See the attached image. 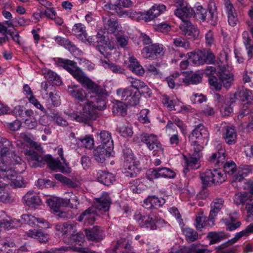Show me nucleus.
Here are the masks:
<instances>
[{
	"instance_id": "nucleus-1",
	"label": "nucleus",
	"mask_w": 253,
	"mask_h": 253,
	"mask_svg": "<svg viewBox=\"0 0 253 253\" xmlns=\"http://www.w3.org/2000/svg\"><path fill=\"white\" fill-rule=\"evenodd\" d=\"M83 85L91 93L94 94V95L89 94V100L87 104L83 106L81 114H78L75 111L70 113H66V114L71 120L87 124L90 120L95 119L96 110H102L105 108L106 94L104 89L89 78L83 84Z\"/></svg>"
},
{
	"instance_id": "nucleus-2",
	"label": "nucleus",
	"mask_w": 253,
	"mask_h": 253,
	"mask_svg": "<svg viewBox=\"0 0 253 253\" xmlns=\"http://www.w3.org/2000/svg\"><path fill=\"white\" fill-rule=\"evenodd\" d=\"M27 159L29 165L33 168L42 167L45 163L51 170L58 169L62 173H69L70 168L67 163L62 164L58 159H54L50 155L44 157L39 155L34 151L29 150L27 152Z\"/></svg>"
},
{
	"instance_id": "nucleus-3",
	"label": "nucleus",
	"mask_w": 253,
	"mask_h": 253,
	"mask_svg": "<svg viewBox=\"0 0 253 253\" xmlns=\"http://www.w3.org/2000/svg\"><path fill=\"white\" fill-rule=\"evenodd\" d=\"M110 203V198L107 194L96 198L94 205L81 213L78 217L77 220L83 222L86 226L93 224L98 215V211H108Z\"/></svg>"
},
{
	"instance_id": "nucleus-4",
	"label": "nucleus",
	"mask_w": 253,
	"mask_h": 253,
	"mask_svg": "<svg viewBox=\"0 0 253 253\" xmlns=\"http://www.w3.org/2000/svg\"><path fill=\"white\" fill-rule=\"evenodd\" d=\"M219 71L217 73L218 80L215 77H211L209 79L210 84L214 86L216 90H220L222 86L229 88L233 84L234 75L232 73L226 70V67L218 65Z\"/></svg>"
},
{
	"instance_id": "nucleus-5",
	"label": "nucleus",
	"mask_w": 253,
	"mask_h": 253,
	"mask_svg": "<svg viewBox=\"0 0 253 253\" xmlns=\"http://www.w3.org/2000/svg\"><path fill=\"white\" fill-rule=\"evenodd\" d=\"M57 66L62 67L69 72L82 85L87 80L84 73L77 66V63L72 60L57 58L55 59Z\"/></svg>"
},
{
	"instance_id": "nucleus-6",
	"label": "nucleus",
	"mask_w": 253,
	"mask_h": 253,
	"mask_svg": "<svg viewBox=\"0 0 253 253\" xmlns=\"http://www.w3.org/2000/svg\"><path fill=\"white\" fill-rule=\"evenodd\" d=\"M200 177L203 187H207L212 184H218L224 181V174L220 169H206L205 171L200 172Z\"/></svg>"
},
{
	"instance_id": "nucleus-7",
	"label": "nucleus",
	"mask_w": 253,
	"mask_h": 253,
	"mask_svg": "<svg viewBox=\"0 0 253 253\" xmlns=\"http://www.w3.org/2000/svg\"><path fill=\"white\" fill-rule=\"evenodd\" d=\"M186 56L189 60L196 65L211 64L215 59L213 53L210 50L206 49L199 50L194 52H189Z\"/></svg>"
},
{
	"instance_id": "nucleus-8",
	"label": "nucleus",
	"mask_w": 253,
	"mask_h": 253,
	"mask_svg": "<svg viewBox=\"0 0 253 253\" xmlns=\"http://www.w3.org/2000/svg\"><path fill=\"white\" fill-rule=\"evenodd\" d=\"M116 94L118 98L127 105L135 106L139 102V93L137 91H133L129 87L119 88L116 91Z\"/></svg>"
},
{
	"instance_id": "nucleus-9",
	"label": "nucleus",
	"mask_w": 253,
	"mask_h": 253,
	"mask_svg": "<svg viewBox=\"0 0 253 253\" xmlns=\"http://www.w3.org/2000/svg\"><path fill=\"white\" fill-rule=\"evenodd\" d=\"M12 161L7 158H0V180L13 179L16 172L12 167Z\"/></svg>"
},
{
	"instance_id": "nucleus-10",
	"label": "nucleus",
	"mask_w": 253,
	"mask_h": 253,
	"mask_svg": "<svg viewBox=\"0 0 253 253\" xmlns=\"http://www.w3.org/2000/svg\"><path fill=\"white\" fill-rule=\"evenodd\" d=\"M163 45L161 44H153L144 47L141 50L142 56L150 60H154L164 55Z\"/></svg>"
},
{
	"instance_id": "nucleus-11",
	"label": "nucleus",
	"mask_w": 253,
	"mask_h": 253,
	"mask_svg": "<svg viewBox=\"0 0 253 253\" xmlns=\"http://www.w3.org/2000/svg\"><path fill=\"white\" fill-rule=\"evenodd\" d=\"M134 219L139 222L142 227L151 230L156 229V224L159 220L158 217L153 214L150 215H142L140 213H135Z\"/></svg>"
},
{
	"instance_id": "nucleus-12",
	"label": "nucleus",
	"mask_w": 253,
	"mask_h": 253,
	"mask_svg": "<svg viewBox=\"0 0 253 253\" xmlns=\"http://www.w3.org/2000/svg\"><path fill=\"white\" fill-rule=\"evenodd\" d=\"M179 8L174 11L175 15L181 19L182 21L190 20L189 18L194 15L195 10L187 3L179 0L177 2Z\"/></svg>"
},
{
	"instance_id": "nucleus-13",
	"label": "nucleus",
	"mask_w": 253,
	"mask_h": 253,
	"mask_svg": "<svg viewBox=\"0 0 253 253\" xmlns=\"http://www.w3.org/2000/svg\"><path fill=\"white\" fill-rule=\"evenodd\" d=\"M67 91L69 94L78 102L84 103L83 106L87 104L89 94H87L82 87L76 85H68Z\"/></svg>"
},
{
	"instance_id": "nucleus-14",
	"label": "nucleus",
	"mask_w": 253,
	"mask_h": 253,
	"mask_svg": "<svg viewBox=\"0 0 253 253\" xmlns=\"http://www.w3.org/2000/svg\"><path fill=\"white\" fill-rule=\"evenodd\" d=\"M179 29L183 35L189 39L195 40L197 39L200 34L198 29L190 20L181 22L179 26Z\"/></svg>"
},
{
	"instance_id": "nucleus-15",
	"label": "nucleus",
	"mask_w": 253,
	"mask_h": 253,
	"mask_svg": "<svg viewBox=\"0 0 253 253\" xmlns=\"http://www.w3.org/2000/svg\"><path fill=\"white\" fill-rule=\"evenodd\" d=\"M202 157V154H189L187 156H184V160L185 161V168L183 169V172L185 174L190 169H197L200 166V160Z\"/></svg>"
},
{
	"instance_id": "nucleus-16",
	"label": "nucleus",
	"mask_w": 253,
	"mask_h": 253,
	"mask_svg": "<svg viewBox=\"0 0 253 253\" xmlns=\"http://www.w3.org/2000/svg\"><path fill=\"white\" fill-rule=\"evenodd\" d=\"M102 22L104 29L108 34H117L121 28L117 19L110 16H103Z\"/></svg>"
},
{
	"instance_id": "nucleus-17",
	"label": "nucleus",
	"mask_w": 253,
	"mask_h": 253,
	"mask_svg": "<svg viewBox=\"0 0 253 253\" xmlns=\"http://www.w3.org/2000/svg\"><path fill=\"white\" fill-rule=\"evenodd\" d=\"M77 223L73 221H68L63 224H58L55 226V230L59 235L71 237L76 230Z\"/></svg>"
},
{
	"instance_id": "nucleus-18",
	"label": "nucleus",
	"mask_w": 253,
	"mask_h": 253,
	"mask_svg": "<svg viewBox=\"0 0 253 253\" xmlns=\"http://www.w3.org/2000/svg\"><path fill=\"white\" fill-rule=\"evenodd\" d=\"M141 141L145 143L150 150L154 151L162 149V145L154 134H143L141 135Z\"/></svg>"
},
{
	"instance_id": "nucleus-19",
	"label": "nucleus",
	"mask_w": 253,
	"mask_h": 253,
	"mask_svg": "<svg viewBox=\"0 0 253 253\" xmlns=\"http://www.w3.org/2000/svg\"><path fill=\"white\" fill-rule=\"evenodd\" d=\"M85 233L88 240L99 242L104 238V233L102 228L99 226H94L91 228L85 229Z\"/></svg>"
},
{
	"instance_id": "nucleus-20",
	"label": "nucleus",
	"mask_w": 253,
	"mask_h": 253,
	"mask_svg": "<svg viewBox=\"0 0 253 253\" xmlns=\"http://www.w3.org/2000/svg\"><path fill=\"white\" fill-rule=\"evenodd\" d=\"M224 203V201L223 199L220 198H217L214 199L211 204V210L210 213L208 218V222H211V225L214 224L213 219L217 215V213L220 211L221 209L223 208Z\"/></svg>"
},
{
	"instance_id": "nucleus-21",
	"label": "nucleus",
	"mask_w": 253,
	"mask_h": 253,
	"mask_svg": "<svg viewBox=\"0 0 253 253\" xmlns=\"http://www.w3.org/2000/svg\"><path fill=\"white\" fill-rule=\"evenodd\" d=\"M112 150H109L107 147L99 145L93 151L94 160L98 163H104L107 158L110 157Z\"/></svg>"
},
{
	"instance_id": "nucleus-22",
	"label": "nucleus",
	"mask_w": 253,
	"mask_h": 253,
	"mask_svg": "<svg viewBox=\"0 0 253 253\" xmlns=\"http://www.w3.org/2000/svg\"><path fill=\"white\" fill-rule=\"evenodd\" d=\"M134 249L126 239H121L112 249V253H134Z\"/></svg>"
},
{
	"instance_id": "nucleus-23",
	"label": "nucleus",
	"mask_w": 253,
	"mask_h": 253,
	"mask_svg": "<svg viewBox=\"0 0 253 253\" xmlns=\"http://www.w3.org/2000/svg\"><path fill=\"white\" fill-rule=\"evenodd\" d=\"M25 204L31 208H36L42 204V200L38 194L34 191L28 192L23 197Z\"/></svg>"
},
{
	"instance_id": "nucleus-24",
	"label": "nucleus",
	"mask_w": 253,
	"mask_h": 253,
	"mask_svg": "<svg viewBox=\"0 0 253 253\" xmlns=\"http://www.w3.org/2000/svg\"><path fill=\"white\" fill-rule=\"evenodd\" d=\"M166 10V6L164 4H155L149 10L143 15V18L145 21H151L160 15Z\"/></svg>"
},
{
	"instance_id": "nucleus-25",
	"label": "nucleus",
	"mask_w": 253,
	"mask_h": 253,
	"mask_svg": "<svg viewBox=\"0 0 253 253\" xmlns=\"http://www.w3.org/2000/svg\"><path fill=\"white\" fill-rule=\"evenodd\" d=\"M165 200L156 196H149L144 200L143 206L147 209H157L161 207L165 203Z\"/></svg>"
},
{
	"instance_id": "nucleus-26",
	"label": "nucleus",
	"mask_w": 253,
	"mask_h": 253,
	"mask_svg": "<svg viewBox=\"0 0 253 253\" xmlns=\"http://www.w3.org/2000/svg\"><path fill=\"white\" fill-rule=\"evenodd\" d=\"M225 7L228 18L229 24L235 26L238 22L237 14L233 4L229 0H225Z\"/></svg>"
},
{
	"instance_id": "nucleus-27",
	"label": "nucleus",
	"mask_w": 253,
	"mask_h": 253,
	"mask_svg": "<svg viewBox=\"0 0 253 253\" xmlns=\"http://www.w3.org/2000/svg\"><path fill=\"white\" fill-rule=\"evenodd\" d=\"M96 177L98 181L106 186H110L116 180L115 176L112 173L99 170L97 172Z\"/></svg>"
},
{
	"instance_id": "nucleus-28",
	"label": "nucleus",
	"mask_w": 253,
	"mask_h": 253,
	"mask_svg": "<svg viewBox=\"0 0 253 253\" xmlns=\"http://www.w3.org/2000/svg\"><path fill=\"white\" fill-rule=\"evenodd\" d=\"M225 131L223 134V138L225 142L228 145H233L235 144L237 140V132L235 126H226Z\"/></svg>"
},
{
	"instance_id": "nucleus-29",
	"label": "nucleus",
	"mask_w": 253,
	"mask_h": 253,
	"mask_svg": "<svg viewBox=\"0 0 253 253\" xmlns=\"http://www.w3.org/2000/svg\"><path fill=\"white\" fill-rule=\"evenodd\" d=\"M208 131L202 124L197 126L192 131L189 139H197L200 138L207 139L208 138Z\"/></svg>"
},
{
	"instance_id": "nucleus-30",
	"label": "nucleus",
	"mask_w": 253,
	"mask_h": 253,
	"mask_svg": "<svg viewBox=\"0 0 253 253\" xmlns=\"http://www.w3.org/2000/svg\"><path fill=\"white\" fill-rule=\"evenodd\" d=\"M133 5V2L130 0H117L116 4H108L110 10L113 11V13H116L118 15V9L123 10L122 8H128Z\"/></svg>"
},
{
	"instance_id": "nucleus-31",
	"label": "nucleus",
	"mask_w": 253,
	"mask_h": 253,
	"mask_svg": "<svg viewBox=\"0 0 253 253\" xmlns=\"http://www.w3.org/2000/svg\"><path fill=\"white\" fill-rule=\"evenodd\" d=\"M100 145L107 147L109 150H113L114 148L113 141L112 139L111 133L107 131H101L100 135Z\"/></svg>"
},
{
	"instance_id": "nucleus-32",
	"label": "nucleus",
	"mask_w": 253,
	"mask_h": 253,
	"mask_svg": "<svg viewBox=\"0 0 253 253\" xmlns=\"http://www.w3.org/2000/svg\"><path fill=\"white\" fill-rule=\"evenodd\" d=\"M207 238L210 240V244H214L228 238V235L223 231L210 232Z\"/></svg>"
},
{
	"instance_id": "nucleus-33",
	"label": "nucleus",
	"mask_w": 253,
	"mask_h": 253,
	"mask_svg": "<svg viewBox=\"0 0 253 253\" xmlns=\"http://www.w3.org/2000/svg\"><path fill=\"white\" fill-rule=\"evenodd\" d=\"M129 62L130 63L128 68L130 71L139 76H142L145 71L142 66L139 63L137 59L134 57H129Z\"/></svg>"
},
{
	"instance_id": "nucleus-34",
	"label": "nucleus",
	"mask_w": 253,
	"mask_h": 253,
	"mask_svg": "<svg viewBox=\"0 0 253 253\" xmlns=\"http://www.w3.org/2000/svg\"><path fill=\"white\" fill-rule=\"evenodd\" d=\"M138 163H124V173L126 174V176L130 177L136 176L139 171V169L138 168Z\"/></svg>"
},
{
	"instance_id": "nucleus-35",
	"label": "nucleus",
	"mask_w": 253,
	"mask_h": 253,
	"mask_svg": "<svg viewBox=\"0 0 253 253\" xmlns=\"http://www.w3.org/2000/svg\"><path fill=\"white\" fill-rule=\"evenodd\" d=\"M236 217L232 214L230 213L227 217L222 219L223 222L227 226V229L230 231L235 230L239 227L241 224V222L236 221Z\"/></svg>"
},
{
	"instance_id": "nucleus-36",
	"label": "nucleus",
	"mask_w": 253,
	"mask_h": 253,
	"mask_svg": "<svg viewBox=\"0 0 253 253\" xmlns=\"http://www.w3.org/2000/svg\"><path fill=\"white\" fill-rule=\"evenodd\" d=\"M202 75L195 73L191 76L180 77L179 81V83H183L186 85H188L190 84H199L202 81Z\"/></svg>"
},
{
	"instance_id": "nucleus-37",
	"label": "nucleus",
	"mask_w": 253,
	"mask_h": 253,
	"mask_svg": "<svg viewBox=\"0 0 253 253\" xmlns=\"http://www.w3.org/2000/svg\"><path fill=\"white\" fill-rule=\"evenodd\" d=\"M27 235L29 237L38 239L41 243H45L48 239V235L44 234L40 230H29L27 232Z\"/></svg>"
},
{
	"instance_id": "nucleus-38",
	"label": "nucleus",
	"mask_w": 253,
	"mask_h": 253,
	"mask_svg": "<svg viewBox=\"0 0 253 253\" xmlns=\"http://www.w3.org/2000/svg\"><path fill=\"white\" fill-rule=\"evenodd\" d=\"M42 73L45 79L51 82L52 84L60 85L61 83L60 77L55 72L50 70H45L42 71Z\"/></svg>"
},
{
	"instance_id": "nucleus-39",
	"label": "nucleus",
	"mask_w": 253,
	"mask_h": 253,
	"mask_svg": "<svg viewBox=\"0 0 253 253\" xmlns=\"http://www.w3.org/2000/svg\"><path fill=\"white\" fill-rule=\"evenodd\" d=\"M10 142L5 138L0 136V158H7V155H10L9 153ZM10 157L8 156V158Z\"/></svg>"
},
{
	"instance_id": "nucleus-40",
	"label": "nucleus",
	"mask_w": 253,
	"mask_h": 253,
	"mask_svg": "<svg viewBox=\"0 0 253 253\" xmlns=\"http://www.w3.org/2000/svg\"><path fill=\"white\" fill-rule=\"evenodd\" d=\"M234 103V101L231 98L225 100L224 103L222 105L220 108V112L222 116H229L233 113V105Z\"/></svg>"
},
{
	"instance_id": "nucleus-41",
	"label": "nucleus",
	"mask_w": 253,
	"mask_h": 253,
	"mask_svg": "<svg viewBox=\"0 0 253 253\" xmlns=\"http://www.w3.org/2000/svg\"><path fill=\"white\" fill-rule=\"evenodd\" d=\"M72 33L81 38L82 40H87V34L85 31V27L81 23H78L74 25L72 30ZM88 41V40H87Z\"/></svg>"
},
{
	"instance_id": "nucleus-42",
	"label": "nucleus",
	"mask_w": 253,
	"mask_h": 253,
	"mask_svg": "<svg viewBox=\"0 0 253 253\" xmlns=\"http://www.w3.org/2000/svg\"><path fill=\"white\" fill-rule=\"evenodd\" d=\"M126 108L127 105L125 102L117 101L113 106L112 112L117 116H124L126 114Z\"/></svg>"
},
{
	"instance_id": "nucleus-43",
	"label": "nucleus",
	"mask_w": 253,
	"mask_h": 253,
	"mask_svg": "<svg viewBox=\"0 0 253 253\" xmlns=\"http://www.w3.org/2000/svg\"><path fill=\"white\" fill-rule=\"evenodd\" d=\"M21 220L25 224H28L30 226H34L36 223H44L45 220L42 218H37L35 216L29 214H23L21 216Z\"/></svg>"
},
{
	"instance_id": "nucleus-44",
	"label": "nucleus",
	"mask_w": 253,
	"mask_h": 253,
	"mask_svg": "<svg viewBox=\"0 0 253 253\" xmlns=\"http://www.w3.org/2000/svg\"><path fill=\"white\" fill-rule=\"evenodd\" d=\"M54 124L62 127L67 126L69 124L67 121L58 112H53L49 116Z\"/></svg>"
},
{
	"instance_id": "nucleus-45",
	"label": "nucleus",
	"mask_w": 253,
	"mask_h": 253,
	"mask_svg": "<svg viewBox=\"0 0 253 253\" xmlns=\"http://www.w3.org/2000/svg\"><path fill=\"white\" fill-rule=\"evenodd\" d=\"M243 42L247 50L249 57L251 58L253 56V45L247 32L245 31L243 33Z\"/></svg>"
},
{
	"instance_id": "nucleus-46",
	"label": "nucleus",
	"mask_w": 253,
	"mask_h": 253,
	"mask_svg": "<svg viewBox=\"0 0 253 253\" xmlns=\"http://www.w3.org/2000/svg\"><path fill=\"white\" fill-rule=\"evenodd\" d=\"M250 115L251 120L248 125L249 129H253V108H251L248 105L243 106L242 111L238 115V118H243L244 116Z\"/></svg>"
},
{
	"instance_id": "nucleus-47",
	"label": "nucleus",
	"mask_w": 253,
	"mask_h": 253,
	"mask_svg": "<svg viewBox=\"0 0 253 253\" xmlns=\"http://www.w3.org/2000/svg\"><path fill=\"white\" fill-rule=\"evenodd\" d=\"M182 232L186 240L189 243L193 242L198 239L197 232L192 228H185L183 229Z\"/></svg>"
},
{
	"instance_id": "nucleus-48",
	"label": "nucleus",
	"mask_w": 253,
	"mask_h": 253,
	"mask_svg": "<svg viewBox=\"0 0 253 253\" xmlns=\"http://www.w3.org/2000/svg\"><path fill=\"white\" fill-rule=\"evenodd\" d=\"M15 244L13 241L9 238L7 237L3 240H1L0 242V251L3 253H11V251L10 249H7V248H13Z\"/></svg>"
},
{
	"instance_id": "nucleus-49",
	"label": "nucleus",
	"mask_w": 253,
	"mask_h": 253,
	"mask_svg": "<svg viewBox=\"0 0 253 253\" xmlns=\"http://www.w3.org/2000/svg\"><path fill=\"white\" fill-rule=\"evenodd\" d=\"M77 143L81 147H84L87 149H91L94 145V140L90 136H85L84 138L78 139Z\"/></svg>"
},
{
	"instance_id": "nucleus-50",
	"label": "nucleus",
	"mask_w": 253,
	"mask_h": 253,
	"mask_svg": "<svg viewBox=\"0 0 253 253\" xmlns=\"http://www.w3.org/2000/svg\"><path fill=\"white\" fill-rule=\"evenodd\" d=\"M102 65L105 68H108L114 73L124 74L125 70L120 66L106 61H101Z\"/></svg>"
},
{
	"instance_id": "nucleus-51",
	"label": "nucleus",
	"mask_w": 253,
	"mask_h": 253,
	"mask_svg": "<svg viewBox=\"0 0 253 253\" xmlns=\"http://www.w3.org/2000/svg\"><path fill=\"white\" fill-rule=\"evenodd\" d=\"M239 94L241 97H243L242 98H241V100L243 101H247V104H244L243 106L248 105L249 107H251V108H253L251 105H249V103H251L253 101V96L252 91L249 89L246 88L241 90L239 92Z\"/></svg>"
},
{
	"instance_id": "nucleus-52",
	"label": "nucleus",
	"mask_w": 253,
	"mask_h": 253,
	"mask_svg": "<svg viewBox=\"0 0 253 253\" xmlns=\"http://www.w3.org/2000/svg\"><path fill=\"white\" fill-rule=\"evenodd\" d=\"M124 163H138L135 159L132 150L129 148L126 147L123 150Z\"/></svg>"
},
{
	"instance_id": "nucleus-53",
	"label": "nucleus",
	"mask_w": 253,
	"mask_h": 253,
	"mask_svg": "<svg viewBox=\"0 0 253 253\" xmlns=\"http://www.w3.org/2000/svg\"><path fill=\"white\" fill-rule=\"evenodd\" d=\"M124 163H138L135 159L132 150L129 148L126 147L123 150Z\"/></svg>"
},
{
	"instance_id": "nucleus-54",
	"label": "nucleus",
	"mask_w": 253,
	"mask_h": 253,
	"mask_svg": "<svg viewBox=\"0 0 253 253\" xmlns=\"http://www.w3.org/2000/svg\"><path fill=\"white\" fill-rule=\"evenodd\" d=\"M142 182L138 179L130 181L129 182V188L134 193H140L142 191Z\"/></svg>"
},
{
	"instance_id": "nucleus-55",
	"label": "nucleus",
	"mask_w": 253,
	"mask_h": 253,
	"mask_svg": "<svg viewBox=\"0 0 253 253\" xmlns=\"http://www.w3.org/2000/svg\"><path fill=\"white\" fill-rule=\"evenodd\" d=\"M46 203L52 210L53 213L55 212V211H57L60 209L61 205V199H57L56 198L47 199Z\"/></svg>"
},
{
	"instance_id": "nucleus-56",
	"label": "nucleus",
	"mask_w": 253,
	"mask_h": 253,
	"mask_svg": "<svg viewBox=\"0 0 253 253\" xmlns=\"http://www.w3.org/2000/svg\"><path fill=\"white\" fill-rule=\"evenodd\" d=\"M117 131L123 137L131 136L133 134L132 128L126 125H122L117 127Z\"/></svg>"
},
{
	"instance_id": "nucleus-57",
	"label": "nucleus",
	"mask_w": 253,
	"mask_h": 253,
	"mask_svg": "<svg viewBox=\"0 0 253 253\" xmlns=\"http://www.w3.org/2000/svg\"><path fill=\"white\" fill-rule=\"evenodd\" d=\"M117 45L122 48H125L128 44V38L124 35H120L118 33L115 35Z\"/></svg>"
},
{
	"instance_id": "nucleus-58",
	"label": "nucleus",
	"mask_w": 253,
	"mask_h": 253,
	"mask_svg": "<svg viewBox=\"0 0 253 253\" xmlns=\"http://www.w3.org/2000/svg\"><path fill=\"white\" fill-rule=\"evenodd\" d=\"M126 82L128 84H130V86L135 88L138 91L141 86L143 85L144 82L139 79L132 77H127L126 79Z\"/></svg>"
},
{
	"instance_id": "nucleus-59",
	"label": "nucleus",
	"mask_w": 253,
	"mask_h": 253,
	"mask_svg": "<svg viewBox=\"0 0 253 253\" xmlns=\"http://www.w3.org/2000/svg\"><path fill=\"white\" fill-rule=\"evenodd\" d=\"M160 177H163L165 178H172L175 176V172L170 169L165 167L159 168Z\"/></svg>"
},
{
	"instance_id": "nucleus-60",
	"label": "nucleus",
	"mask_w": 253,
	"mask_h": 253,
	"mask_svg": "<svg viewBox=\"0 0 253 253\" xmlns=\"http://www.w3.org/2000/svg\"><path fill=\"white\" fill-rule=\"evenodd\" d=\"M173 44L176 47H182L186 49L190 48V43L181 37L173 39Z\"/></svg>"
},
{
	"instance_id": "nucleus-61",
	"label": "nucleus",
	"mask_w": 253,
	"mask_h": 253,
	"mask_svg": "<svg viewBox=\"0 0 253 253\" xmlns=\"http://www.w3.org/2000/svg\"><path fill=\"white\" fill-rule=\"evenodd\" d=\"M54 214L57 216L58 218L63 219H70L73 217V213L71 211H64L60 209L57 211H55Z\"/></svg>"
},
{
	"instance_id": "nucleus-62",
	"label": "nucleus",
	"mask_w": 253,
	"mask_h": 253,
	"mask_svg": "<svg viewBox=\"0 0 253 253\" xmlns=\"http://www.w3.org/2000/svg\"><path fill=\"white\" fill-rule=\"evenodd\" d=\"M209 23L213 26H215L217 24V13L216 12V8L215 5L213 6V8H209Z\"/></svg>"
},
{
	"instance_id": "nucleus-63",
	"label": "nucleus",
	"mask_w": 253,
	"mask_h": 253,
	"mask_svg": "<svg viewBox=\"0 0 253 253\" xmlns=\"http://www.w3.org/2000/svg\"><path fill=\"white\" fill-rule=\"evenodd\" d=\"M221 166L224 167L225 172L228 174H232L236 168L235 163L232 161L226 162L225 164L223 163Z\"/></svg>"
},
{
	"instance_id": "nucleus-64",
	"label": "nucleus",
	"mask_w": 253,
	"mask_h": 253,
	"mask_svg": "<svg viewBox=\"0 0 253 253\" xmlns=\"http://www.w3.org/2000/svg\"><path fill=\"white\" fill-rule=\"evenodd\" d=\"M246 210L247 211V217L248 221L253 220V199L248 200L246 204Z\"/></svg>"
}]
</instances>
